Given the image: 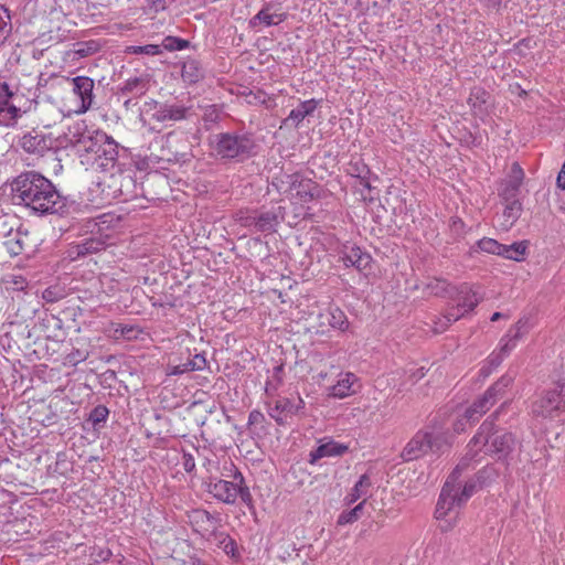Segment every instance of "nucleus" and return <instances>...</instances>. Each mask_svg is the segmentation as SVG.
<instances>
[{"label": "nucleus", "instance_id": "0e129e2a", "mask_svg": "<svg viewBox=\"0 0 565 565\" xmlns=\"http://www.w3.org/2000/svg\"><path fill=\"white\" fill-rule=\"evenodd\" d=\"M503 317V315L501 312H494L492 316H491V321H498L500 320L501 318Z\"/></svg>", "mask_w": 565, "mask_h": 565}, {"label": "nucleus", "instance_id": "dca6fc26", "mask_svg": "<svg viewBox=\"0 0 565 565\" xmlns=\"http://www.w3.org/2000/svg\"><path fill=\"white\" fill-rule=\"evenodd\" d=\"M8 250L12 255H20L24 252H32L34 244L28 230L18 228L15 235L7 242Z\"/></svg>", "mask_w": 565, "mask_h": 565}, {"label": "nucleus", "instance_id": "a18cd8bd", "mask_svg": "<svg viewBox=\"0 0 565 565\" xmlns=\"http://www.w3.org/2000/svg\"><path fill=\"white\" fill-rule=\"evenodd\" d=\"M126 52L131 54L159 55L161 53V49L159 45L148 44L143 46H128Z\"/></svg>", "mask_w": 565, "mask_h": 565}, {"label": "nucleus", "instance_id": "20e7f679", "mask_svg": "<svg viewBox=\"0 0 565 565\" xmlns=\"http://www.w3.org/2000/svg\"><path fill=\"white\" fill-rule=\"evenodd\" d=\"M255 147L254 139L245 134L222 132L212 140L214 152L222 159L244 160L253 154Z\"/></svg>", "mask_w": 565, "mask_h": 565}, {"label": "nucleus", "instance_id": "4468645a", "mask_svg": "<svg viewBox=\"0 0 565 565\" xmlns=\"http://www.w3.org/2000/svg\"><path fill=\"white\" fill-rule=\"evenodd\" d=\"M349 450L344 444L337 443L332 439L321 440V444L309 454V463L315 465L324 457H340Z\"/></svg>", "mask_w": 565, "mask_h": 565}, {"label": "nucleus", "instance_id": "338daca9", "mask_svg": "<svg viewBox=\"0 0 565 565\" xmlns=\"http://www.w3.org/2000/svg\"><path fill=\"white\" fill-rule=\"evenodd\" d=\"M174 136H175V134H174V132H169V134L167 135V142H169V141H170V139H171L172 137H174Z\"/></svg>", "mask_w": 565, "mask_h": 565}, {"label": "nucleus", "instance_id": "5fc2aeb1", "mask_svg": "<svg viewBox=\"0 0 565 565\" xmlns=\"http://www.w3.org/2000/svg\"><path fill=\"white\" fill-rule=\"evenodd\" d=\"M433 440L435 441L433 445V449H429V451H439L441 450L443 446L446 444V438L444 435H434L433 434Z\"/></svg>", "mask_w": 565, "mask_h": 565}, {"label": "nucleus", "instance_id": "f8f14e48", "mask_svg": "<svg viewBox=\"0 0 565 565\" xmlns=\"http://www.w3.org/2000/svg\"><path fill=\"white\" fill-rule=\"evenodd\" d=\"M340 258L347 267H355L359 271L369 268L372 262V257L358 246H343Z\"/></svg>", "mask_w": 565, "mask_h": 565}, {"label": "nucleus", "instance_id": "a19ab883", "mask_svg": "<svg viewBox=\"0 0 565 565\" xmlns=\"http://www.w3.org/2000/svg\"><path fill=\"white\" fill-rule=\"evenodd\" d=\"M109 415V411L104 405H97L89 414L88 420L93 424L94 428L104 424Z\"/></svg>", "mask_w": 565, "mask_h": 565}, {"label": "nucleus", "instance_id": "680f3d73", "mask_svg": "<svg viewBox=\"0 0 565 565\" xmlns=\"http://www.w3.org/2000/svg\"><path fill=\"white\" fill-rule=\"evenodd\" d=\"M424 367L417 369L412 376L415 377V380H419L424 376Z\"/></svg>", "mask_w": 565, "mask_h": 565}, {"label": "nucleus", "instance_id": "bb28decb", "mask_svg": "<svg viewBox=\"0 0 565 565\" xmlns=\"http://www.w3.org/2000/svg\"><path fill=\"white\" fill-rule=\"evenodd\" d=\"M106 243L99 237H89L77 244L73 249L77 257L97 253L104 249Z\"/></svg>", "mask_w": 565, "mask_h": 565}, {"label": "nucleus", "instance_id": "774afa93", "mask_svg": "<svg viewBox=\"0 0 565 565\" xmlns=\"http://www.w3.org/2000/svg\"><path fill=\"white\" fill-rule=\"evenodd\" d=\"M319 320H320V327L328 324V321L326 319H319Z\"/></svg>", "mask_w": 565, "mask_h": 565}, {"label": "nucleus", "instance_id": "72a5a7b5", "mask_svg": "<svg viewBox=\"0 0 565 565\" xmlns=\"http://www.w3.org/2000/svg\"><path fill=\"white\" fill-rule=\"evenodd\" d=\"M148 89L147 82L143 78L135 77L129 78L125 82L121 93L122 94H135L137 96L143 95Z\"/></svg>", "mask_w": 565, "mask_h": 565}, {"label": "nucleus", "instance_id": "6e6552de", "mask_svg": "<svg viewBox=\"0 0 565 565\" xmlns=\"http://www.w3.org/2000/svg\"><path fill=\"white\" fill-rule=\"evenodd\" d=\"M68 131L70 142L78 151L86 153H99L100 147L107 141V135L104 131L89 129L85 121L75 122Z\"/></svg>", "mask_w": 565, "mask_h": 565}, {"label": "nucleus", "instance_id": "ddd939ff", "mask_svg": "<svg viewBox=\"0 0 565 565\" xmlns=\"http://www.w3.org/2000/svg\"><path fill=\"white\" fill-rule=\"evenodd\" d=\"M209 492L217 500L233 504L238 497L237 481L216 480L209 483Z\"/></svg>", "mask_w": 565, "mask_h": 565}, {"label": "nucleus", "instance_id": "ea45409f", "mask_svg": "<svg viewBox=\"0 0 565 565\" xmlns=\"http://www.w3.org/2000/svg\"><path fill=\"white\" fill-rule=\"evenodd\" d=\"M529 332V320L520 319L513 327H511L507 333L513 342L518 343Z\"/></svg>", "mask_w": 565, "mask_h": 565}, {"label": "nucleus", "instance_id": "4d7b16f0", "mask_svg": "<svg viewBox=\"0 0 565 565\" xmlns=\"http://www.w3.org/2000/svg\"><path fill=\"white\" fill-rule=\"evenodd\" d=\"M258 214H250L244 217H241V222L246 227H254L256 230V220Z\"/></svg>", "mask_w": 565, "mask_h": 565}, {"label": "nucleus", "instance_id": "2eb2a0df", "mask_svg": "<svg viewBox=\"0 0 565 565\" xmlns=\"http://www.w3.org/2000/svg\"><path fill=\"white\" fill-rule=\"evenodd\" d=\"M73 90L81 98V113L87 111L93 103L94 81L87 76H76L72 79Z\"/></svg>", "mask_w": 565, "mask_h": 565}, {"label": "nucleus", "instance_id": "cd10ccee", "mask_svg": "<svg viewBox=\"0 0 565 565\" xmlns=\"http://www.w3.org/2000/svg\"><path fill=\"white\" fill-rule=\"evenodd\" d=\"M206 365V360L203 354H195L192 359H189L185 363L174 365L171 374L179 375L192 371L203 370Z\"/></svg>", "mask_w": 565, "mask_h": 565}, {"label": "nucleus", "instance_id": "603ef678", "mask_svg": "<svg viewBox=\"0 0 565 565\" xmlns=\"http://www.w3.org/2000/svg\"><path fill=\"white\" fill-rule=\"evenodd\" d=\"M265 422V416L262 412L254 409L248 416V426H257Z\"/></svg>", "mask_w": 565, "mask_h": 565}, {"label": "nucleus", "instance_id": "3c124183", "mask_svg": "<svg viewBox=\"0 0 565 565\" xmlns=\"http://www.w3.org/2000/svg\"><path fill=\"white\" fill-rule=\"evenodd\" d=\"M194 519L196 522L207 523L211 526L215 524V518L207 511H195Z\"/></svg>", "mask_w": 565, "mask_h": 565}, {"label": "nucleus", "instance_id": "7ed1b4c3", "mask_svg": "<svg viewBox=\"0 0 565 565\" xmlns=\"http://www.w3.org/2000/svg\"><path fill=\"white\" fill-rule=\"evenodd\" d=\"M459 473L460 467L457 466L441 489L435 511L437 520H444L455 508H460L476 491V481L469 480L463 486L458 482Z\"/></svg>", "mask_w": 565, "mask_h": 565}, {"label": "nucleus", "instance_id": "bf43d9fd", "mask_svg": "<svg viewBox=\"0 0 565 565\" xmlns=\"http://www.w3.org/2000/svg\"><path fill=\"white\" fill-rule=\"evenodd\" d=\"M292 415H298L305 408V402L301 397H298L297 403L292 402Z\"/></svg>", "mask_w": 565, "mask_h": 565}, {"label": "nucleus", "instance_id": "e2e57ef3", "mask_svg": "<svg viewBox=\"0 0 565 565\" xmlns=\"http://www.w3.org/2000/svg\"><path fill=\"white\" fill-rule=\"evenodd\" d=\"M164 1L166 0H151V3L157 7V8H161L163 9L164 8Z\"/></svg>", "mask_w": 565, "mask_h": 565}, {"label": "nucleus", "instance_id": "f704fd0d", "mask_svg": "<svg viewBox=\"0 0 565 565\" xmlns=\"http://www.w3.org/2000/svg\"><path fill=\"white\" fill-rule=\"evenodd\" d=\"M521 185L504 181L502 183L501 189L499 190V195L502 202H520L519 193Z\"/></svg>", "mask_w": 565, "mask_h": 565}, {"label": "nucleus", "instance_id": "1a4fd4ad", "mask_svg": "<svg viewBox=\"0 0 565 565\" xmlns=\"http://www.w3.org/2000/svg\"><path fill=\"white\" fill-rule=\"evenodd\" d=\"M17 95L7 82H0V124L12 126L23 111L15 105Z\"/></svg>", "mask_w": 565, "mask_h": 565}, {"label": "nucleus", "instance_id": "f03ea898", "mask_svg": "<svg viewBox=\"0 0 565 565\" xmlns=\"http://www.w3.org/2000/svg\"><path fill=\"white\" fill-rule=\"evenodd\" d=\"M505 405L507 402H504L498 411L486 419L479 427L478 433L470 440L468 447L469 451L472 452V456H476L478 450L484 448L486 454L494 456L498 460H502L509 465L511 455L519 445V441L512 433L493 430L499 411Z\"/></svg>", "mask_w": 565, "mask_h": 565}, {"label": "nucleus", "instance_id": "69168bd1", "mask_svg": "<svg viewBox=\"0 0 565 565\" xmlns=\"http://www.w3.org/2000/svg\"><path fill=\"white\" fill-rule=\"evenodd\" d=\"M440 527H441L443 531H448L449 529H451V524L450 523H447L445 525L441 524Z\"/></svg>", "mask_w": 565, "mask_h": 565}, {"label": "nucleus", "instance_id": "4c0bfd02", "mask_svg": "<svg viewBox=\"0 0 565 565\" xmlns=\"http://www.w3.org/2000/svg\"><path fill=\"white\" fill-rule=\"evenodd\" d=\"M12 30L9 10L0 4V42L4 43Z\"/></svg>", "mask_w": 565, "mask_h": 565}, {"label": "nucleus", "instance_id": "052dcab7", "mask_svg": "<svg viewBox=\"0 0 565 565\" xmlns=\"http://www.w3.org/2000/svg\"><path fill=\"white\" fill-rule=\"evenodd\" d=\"M466 423H468V422H467V419L465 418V415H463V416H462V418L458 419V420L455 423V425H454V429H455V431H457V433L465 431V429H466Z\"/></svg>", "mask_w": 565, "mask_h": 565}, {"label": "nucleus", "instance_id": "0eeeda50", "mask_svg": "<svg viewBox=\"0 0 565 565\" xmlns=\"http://www.w3.org/2000/svg\"><path fill=\"white\" fill-rule=\"evenodd\" d=\"M513 377L505 374L501 376L495 383H493L484 394L476 399L465 411V418L469 424L478 422L483 414H486L498 401L504 395L507 390L512 385Z\"/></svg>", "mask_w": 565, "mask_h": 565}, {"label": "nucleus", "instance_id": "58836bf2", "mask_svg": "<svg viewBox=\"0 0 565 565\" xmlns=\"http://www.w3.org/2000/svg\"><path fill=\"white\" fill-rule=\"evenodd\" d=\"M98 158H105L107 161H115L118 156L117 143L107 136V141L100 147L99 153H96Z\"/></svg>", "mask_w": 565, "mask_h": 565}, {"label": "nucleus", "instance_id": "2f4dec72", "mask_svg": "<svg viewBox=\"0 0 565 565\" xmlns=\"http://www.w3.org/2000/svg\"><path fill=\"white\" fill-rule=\"evenodd\" d=\"M501 244L489 237H483L479 239L470 249V253H479L484 252L488 254L500 255Z\"/></svg>", "mask_w": 565, "mask_h": 565}, {"label": "nucleus", "instance_id": "864d4df0", "mask_svg": "<svg viewBox=\"0 0 565 565\" xmlns=\"http://www.w3.org/2000/svg\"><path fill=\"white\" fill-rule=\"evenodd\" d=\"M182 466L186 472L193 471L195 468L194 457L191 454L184 452L182 457Z\"/></svg>", "mask_w": 565, "mask_h": 565}, {"label": "nucleus", "instance_id": "473e14b6", "mask_svg": "<svg viewBox=\"0 0 565 565\" xmlns=\"http://www.w3.org/2000/svg\"><path fill=\"white\" fill-rule=\"evenodd\" d=\"M365 499L349 511H343L338 518V525H347L356 522L363 514Z\"/></svg>", "mask_w": 565, "mask_h": 565}, {"label": "nucleus", "instance_id": "412c9836", "mask_svg": "<svg viewBox=\"0 0 565 565\" xmlns=\"http://www.w3.org/2000/svg\"><path fill=\"white\" fill-rule=\"evenodd\" d=\"M356 381V377L353 373H345L331 388L330 395L338 398H344L355 391L353 385Z\"/></svg>", "mask_w": 565, "mask_h": 565}, {"label": "nucleus", "instance_id": "9b49d317", "mask_svg": "<svg viewBox=\"0 0 565 565\" xmlns=\"http://www.w3.org/2000/svg\"><path fill=\"white\" fill-rule=\"evenodd\" d=\"M433 434L418 431L405 446L402 457L406 461L417 459L433 449Z\"/></svg>", "mask_w": 565, "mask_h": 565}, {"label": "nucleus", "instance_id": "c9c22d12", "mask_svg": "<svg viewBox=\"0 0 565 565\" xmlns=\"http://www.w3.org/2000/svg\"><path fill=\"white\" fill-rule=\"evenodd\" d=\"M450 285L440 278H433L426 284V290L429 295L445 297L449 294Z\"/></svg>", "mask_w": 565, "mask_h": 565}, {"label": "nucleus", "instance_id": "f3484780", "mask_svg": "<svg viewBox=\"0 0 565 565\" xmlns=\"http://www.w3.org/2000/svg\"><path fill=\"white\" fill-rule=\"evenodd\" d=\"M292 402L287 397L276 398L274 405L268 404V414L278 425L286 424V418L292 416Z\"/></svg>", "mask_w": 565, "mask_h": 565}, {"label": "nucleus", "instance_id": "a878e982", "mask_svg": "<svg viewBox=\"0 0 565 565\" xmlns=\"http://www.w3.org/2000/svg\"><path fill=\"white\" fill-rule=\"evenodd\" d=\"M285 13H270L268 7L263 8L252 20L250 25L255 28L258 23H264L267 26L277 25L285 21Z\"/></svg>", "mask_w": 565, "mask_h": 565}, {"label": "nucleus", "instance_id": "6e6d98bb", "mask_svg": "<svg viewBox=\"0 0 565 565\" xmlns=\"http://www.w3.org/2000/svg\"><path fill=\"white\" fill-rule=\"evenodd\" d=\"M43 299L47 302H55L57 301L62 296L57 295L54 290L51 288H47L43 291Z\"/></svg>", "mask_w": 565, "mask_h": 565}, {"label": "nucleus", "instance_id": "423d86ee", "mask_svg": "<svg viewBox=\"0 0 565 565\" xmlns=\"http://www.w3.org/2000/svg\"><path fill=\"white\" fill-rule=\"evenodd\" d=\"M565 412V382H558L553 388L544 390L531 404V414L535 418L553 419Z\"/></svg>", "mask_w": 565, "mask_h": 565}, {"label": "nucleus", "instance_id": "aec40b11", "mask_svg": "<svg viewBox=\"0 0 565 565\" xmlns=\"http://www.w3.org/2000/svg\"><path fill=\"white\" fill-rule=\"evenodd\" d=\"M318 102L316 99H309L300 103L294 108L289 116L285 119V124L291 122L297 127L306 117L310 116L317 108Z\"/></svg>", "mask_w": 565, "mask_h": 565}, {"label": "nucleus", "instance_id": "c03bdc74", "mask_svg": "<svg viewBox=\"0 0 565 565\" xmlns=\"http://www.w3.org/2000/svg\"><path fill=\"white\" fill-rule=\"evenodd\" d=\"M77 49L75 50V54L79 57H86L96 53L99 50V44L96 41H87V42H78L76 44Z\"/></svg>", "mask_w": 565, "mask_h": 565}, {"label": "nucleus", "instance_id": "49530a36", "mask_svg": "<svg viewBox=\"0 0 565 565\" xmlns=\"http://www.w3.org/2000/svg\"><path fill=\"white\" fill-rule=\"evenodd\" d=\"M234 480L237 481L238 495L243 502L249 504L252 502V494L248 487L244 486V478L241 472L234 475Z\"/></svg>", "mask_w": 565, "mask_h": 565}, {"label": "nucleus", "instance_id": "39448f33", "mask_svg": "<svg viewBox=\"0 0 565 565\" xmlns=\"http://www.w3.org/2000/svg\"><path fill=\"white\" fill-rule=\"evenodd\" d=\"M191 116L192 107L181 104L160 103L154 99L145 102L140 108V119L145 125L188 120Z\"/></svg>", "mask_w": 565, "mask_h": 565}, {"label": "nucleus", "instance_id": "b1692460", "mask_svg": "<svg viewBox=\"0 0 565 565\" xmlns=\"http://www.w3.org/2000/svg\"><path fill=\"white\" fill-rule=\"evenodd\" d=\"M203 68L199 61L189 58L182 65V78L184 82L194 84L203 78Z\"/></svg>", "mask_w": 565, "mask_h": 565}, {"label": "nucleus", "instance_id": "8fccbe9b", "mask_svg": "<svg viewBox=\"0 0 565 565\" xmlns=\"http://www.w3.org/2000/svg\"><path fill=\"white\" fill-rule=\"evenodd\" d=\"M500 343L501 344H500L499 352L505 356H508L510 354V352L516 347V343L513 342V340L510 337H507V334L501 339Z\"/></svg>", "mask_w": 565, "mask_h": 565}, {"label": "nucleus", "instance_id": "13d9d810", "mask_svg": "<svg viewBox=\"0 0 565 565\" xmlns=\"http://www.w3.org/2000/svg\"><path fill=\"white\" fill-rule=\"evenodd\" d=\"M505 355H502V353H500L499 351L493 352L490 356V363L494 366H498L503 361Z\"/></svg>", "mask_w": 565, "mask_h": 565}, {"label": "nucleus", "instance_id": "9d476101", "mask_svg": "<svg viewBox=\"0 0 565 565\" xmlns=\"http://www.w3.org/2000/svg\"><path fill=\"white\" fill-rule=\"evenodd\" d=\"M52 139L39 130H31L24 134L19 146L28 153L42 157L52 148Z\"/></svg>", "mask_w": 565, "mask_h": 565}, {"label": "nucleus", "instance_id": "79ce46f5", "mask_svg": "<svg viewBox=\"0 0 565 565\" xmlns=\"http://www.w3.org/2000/svg\"><path fill=\"white\" fill-rule=\"evenodd\" d=\"M282 365L275 366L273 370L271 380L266 382L265 392L268 396H274L281 383Z\"/></svg>", "mask_w": 565, "mask_h": 565}, {"label": "nucleus", "instance_id": "f257e3e1", "mask_svg": "<svg viewBox=\"0 0 565 565\" xmlns=\"http://www.w3.org/2000/svg\"><path fill=\"white\" fill-rule=\"evenodd\" d=\"M12 200L18 205L39 215L65 214L67 200L56 190L51 180L39 172L20 173L11 182Z\"/></svg>", "mask_w": 565, "mask_h": 565}, {"label": "nucleus", "instance_id": "a211bd4d", "mask_svg": "<svg viewBox=\"0 0 565 565\" xmlns=\"http://www.w3.org/2000/svg\"><path fill=\"white\" fill-rule=\"evenodd\" d=\"M504 209L502 214L498 218V223L501 230L509 231L515 222L519 220L522 213L521 202H503Z\"/></svg>", "mask_w": 565, "mask_h": 565}, {"label": "nucleus", "instance_id": "6ab92c4d", "mask_svg": "<svg viewBox=\"0 0 565 565\" xmlns=\"http://www.w3.org/2000/svg\"><path fill=\"white\" fill-rule=\"evenodd\" d=\"M481 300L482 296L478 295V292L473 291L468 286H462L458 292L457 310H462L466 313L470 312Z\"/></svg>", "mask_w": 565, "mask_h": 565}, {"label": "nucleus", "instance_id": "c756f323", "mask_svg": "<svg viewBox=\"0 0 565 565\" xmlns=\"http://www.w3.org/2000/svg\"><path fill=\"white\" fill-rule=\"evenodd\" d=\"M526 250V244L524 242L513 243L511 245L501 244L500 255L504 258L520 262L523 259V255Z\"/></svg>", "mask_w": 565, "mask_h": 565}, {"label": "nucleus", "instance_id": "09e8293b", "mask_svg": "<svg viewBox=\"0 0 565 565\" xmlns=\"http://www.w3.org/2000/svg\"><path fill=\"white\" fill-rule=\"evenodd\" d=\"M524 179V172L518 162L512 163L508 182L521 185Z\"/></svg>", "mask_w": 565, "mask_h": 565}, {"label": "nucleus", "instance_id": "37998d69", "mask_svg": "<svg viewBox=\"0 0 565 565\" xmlns=\"http://www.w3.org/2000/svg\"><path fill=\"white\" fill-rule=\"evenodd\" d=\"M189 46V41L175 38V36H167L162 41V47L167 51H180Z\"/></svg>", "mask_w": 565, "mask_h": 565}, {"label": "nucleus", "instance_id": "7c9ffc66", "mask_svg": "<svg viewBox=\"0 0 565 565\" xmlns=\"http://www.w3.org/2000/svg\"><path fill=\"white\" fill-rule=\"evenodd\" d=\"M348 172L352 177L359 178L361 180L362 185H364L367 189H371V184L369 182L371 171L365 163H363L362 161L350 162Z\"/></svg>", "mask_w": 565, "mask_h": 565}, {"label": "nucleus", "instance_id": "5701e85b", "mask_svg": "<svg viewBox=\"0 0 565 565\" xmlns=\"http://www.w3.org/2000/svg\"><path fill=\"white\" fill-rule=\"evenodd\" d=\"M372 487V481L369 475L364 473L360 477L359 481L354 484L351 491L345 497V501L348 504H352L361 498H364L369 494V491Z\"/></svg>", "mask_w": 565, "mask_h": 565}, {"label": "nucleus", "instance_id": "e433bc0d", "mask_svg": "<svg viewBox=\"0 0 565 565\" xmlns=\"http://www.w3.org/2000/svg\"><path fill=\"white\" fill-rule=\"evenodd\" d=\"M465 313L466 312H463L462 310H457V307L451 308L449 311H447L444 318H440L439 321L436 322L435 331H445L451 322L459 320L461 317L465 316Z\"/></svg>", "mask_w": 565, "mask_h": 565}, {"label": "nucleus", "instance_id": "393cba45", "mask_svg": "<svg viewBox=\"0 0 565 565\" xmlns=\"http://www.w3.org/2000/svg\"><path fill=\"white\" fill-rule=\"evenodd\" d=\"M278 215L274 211L262 212L257 215L256 232L273 233L278 225Z\"/></svg>", "mask_w": 565, "mask_h": 565}, {"label": "nucleus", "instance_id": "c85d7f7f", "mask_svg": "<svg viewBox=\"0 0 565 565\" xmlns=\"http://www.w3.org/2000/svg\"><path fill=\"white\" fill-rule=\"evenodd\" d=\"M209 540L214 542L227 555L233 557L236 555V543L228 534L224 532L212 531Z\"/></svg>", "mask_w": 565, "mask_h": 565}, {"label": "nucleus", "instance_id": "de8ad7c7", "mask_svg": "<svg viewBox=\"0 0 565 565\" xmlns=\"http://www.w3.org/2000/svg\"><path fill=\"white\" fill-rule=\"evenodd\" d=\"M14 220V216L7 214L0 209V236L6 237L9 236L13 230L11 222Z\"/></svg>", "mask_w": 565, "mask_h": 565}, {"label": "nucleus", "instance_id": "4be33fe9", "mask_svg": "<svg viewBox=\"0 0 565 565\" xmlns=\"http://www.w3.org/2000/svg\"><path fill=\"white\" fill-rule=\"evenodd\" d=\"M319 319H326L333 329L345 330L349 326L345 313L338 307H330L326 313H320Z\"/></svg>", "mask_w": 565, "mask_h": 565}]
</instances>
